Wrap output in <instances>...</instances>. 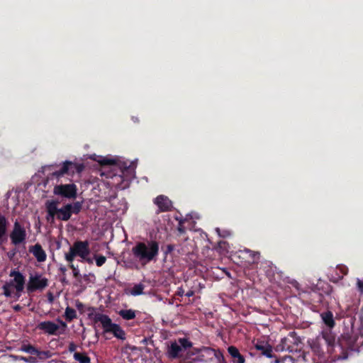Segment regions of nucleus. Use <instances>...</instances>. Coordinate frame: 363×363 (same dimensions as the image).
I'll return each instance as SVG.
<instances>
[{
	"label": "nucleus",
	"instance_id": "nucleus-9",
	"mask_svg": "<svg viewBox=\"0 0 363 363\" xmlns=\"http://www.w3.org/2000/svg\"><path fill=\"white\" fill-rule=\"evenodd\" d=\"M48 279L36 273L30 275L26 289L29 293L35 291H43L48 286Z\"/></svg>",
	"mask_w": 363,
	"mask_h": 363
},
{
	"label": "nucleus",
	"instance_id": "nucleus-8",
	"mask_svg": "<svg viewBox=\"0 0 363 363\" xmlns=\"http://www.w3.org/2000/svg\"><path fill=\"white\" fill-rule=\"evenodd\" d=\"M192 343L186 338H179L177 341L171 344L168 354L172 358L182 356L184 352L191 351Z\"/></svg>",
	"mask_w": 363,
	"mask_h": 363
},
{
	"label": "nucleus",
	"instance_id": "nucleus-5",
	"mask_svg": "<svg viewBox=\"0 0 363 363\" xmlns=\"http://www.w3.org/2000/svg\"><path fill=\"white\" fill-rule=\"evenodd\" d=\"M193 356L195 357H192L189 363L208 362L217 357V352L209 347L192 348L188 352V357L191 358Z\"/></svg>",
	"mask_w": 363,
	"mask_h": 363
},
{
	"label": "nucleus",
	"instance_id": "nucleus-2",
	"mask_svg": "<svg viewBox=\"0 0 363 363\" xmlns=\"http://www.w3.org/2000/svg\"><path fill=\"white\" fill-rule=\"evenodd\" d=\"M134 257L143 264L154 259L159 252V245L155 241L139 242L132 249Z\"/></svg>",
	"mask_w": 363,
	"mask_h": 363
},
{
	"label": "nucleus",
	"instance_id": "nucleus-16",
	"mask_svg": "<svg viewBox=\"0 0 363 363\" xmlns=\"http://www.w3.org/2000/svg\"><path fill=\"white\" fill-rule=\"evenodd\" d=\"M155 203L162 211H168L172 206V202L164 196H157L155 200Z\"/></svg>",
	"mask_w": 363,
	"mask_h": 363
},
{
	"label": "nucleus",
	"instance_id": "nucleus-27",
	"mask_svg": "<svg viewBox=\"0 0 363 363\" xmlns=\"http://www.w3.org/2000/svg\"><path fill=\"white\" fill-rule=\"evenodd\" d=\"M21 350V351H23L31 354H36V353L38 352V350L36 348L30 345H23Z\"/></svg>",
	"mask_w": 363,
	"mask_h": 363
},
{
	"label": "nucleus",
	"instance_id": "nucleus-28",
	"mask_svg": "<svg viewBox=\"0 0 363 363\" xmlns=\"http://www.w3.org/2000/svg\"><path fill=\"white\" fill-rule=\"evenodd\" d=\"M94 259L98 267L102 266L106 260V258L102 255H94Z\"/></svg>",
	"mask_w": 363,
	"mask_h": 363
},
{
	"label": "nucleus",
	"instance_id": "nucleus-35",
	"mask_svg": "<svg viewBox=\"0 0 363 363\" xmlns=\"http://www.w3.org/2000/svg\"><path fill=\"white\" fill-rule=\"evenodd\" d=\"M76 306H77L78 308H82L83 304H82L81 302L77 301V302H76Z\"/></svg>",
	"mask_w": 363,
	"mask_h": 363
},
{
	"label": "nucleus",
	"instance_id": "nucleus-19",
	"mask_svg": "<svg viewBox=\"0 0 363 363\" xmlns=\"http://www.w3.org/2000/svg\"><path fill=\"white\" fill-rule=\"evenodd\" d=\"M30 252L33 254L38 262H44L46 259V254L40 245H35Z\"/></svg>",
	"mask_w": 363,
	"mask_h": 363
},
{
	"label": "nucleus",
	"instance_id": "nucleus-34",
	"mask_svg": "<svg viewBox=\"0 0 363 363\" xmlns=\"http://www.w3.org/2000/svg\"><path fill=\"white\" fill-rule=\"evenodd\" d=\"M76 349V345L74 343H70L69 346V350L70 352H74Z\"/></svg>",
	"mask_w": 363,
	"mask_h": 363
},
{
	"label": "nucleus",
	"instance_id": "nucleus-11",
	"mask_svg": "<svg viewBox=\"0 0 363 363\" xmlns=\"http://www.w3.org/2000/svg\"><path fill=\"white\" fill-rule=\"evenodd\" d=\"M53 193L55 195L64 196L67 199H75L77 197V189L75 184H60L54 187Z\"/></svg>",
	"mask_w": 363,
	"mask_h": 363
},
{
	"label": "nucleus",
	"instance_id": "nucleus-14",
	"mask_svg": "<svg viewBox=\"0 0 363 363\" xmlns=\"http://www.w3.org/2000/svg\"><path fill=\"white\" fill-rule=\"evenodd\" d=\"M57 202L55 201H48L46 203V208L48 212L47 220L52 223L55 217L57 216L59 208L57 207Z\"/></svg>",
	"mask_w": 363,
	"mask_h": 363
},
{
	"label": "nucleus",
	"instance_id": "nucleus-18",
	"mask_svg": "<svg viewBox=\"0 0 363 363\" xmlns=\"http://www.w3.org/2000/svg\"><path fill=\"white\" fill-rule=\"evenodd\" d=\"M323 338L328 346V352H333V347L335 343V337L334 334L330 331L323 332L322 333Z\"/></svg>",
	"mask_w": 363,
	"mask_h": 363
},
{
	"label": "nucleus",
	"instance_id": "nucleus-21",
	"mask_svg": "<svg viewBox=\"0 0 363 363\" xmlns=\"http://www.w3.org/2000/svg\"><path fill=\"white\" fill-rule=\"evenodd\" d=\"M6 230V218L0 215V245L4 242L5 239Z\"/></svg>",
	"mask_w": 363,
	"mask_h": 363
},
{
	"label": "nucleus",
	"instance_id": "nucleus-33",
	"mask_svg": "<svg viewBox=\"0 0 363 363\" xmlns=\"http://www.w3.org/2000/svg\"><path fill=\"white\" fill-rule=\"evenodd\" d=\"M357 285H358V288L359 289L362 291H363V282L361 281L360 280H358L357 281Z\"/></svg>",
	"mask_w": 363,
	"mask_h": 363
},
{
	"label": "nucleus",
	"instance_id": "nucleus-20",
	"mask_svg": "<svg viewBox=\"0 0 363 363\" xmlns=\"http://www.w3.org/2000/svg\"><path fill=\"white\" fill-rule=\"evenodd\" d=\"M228 351L230 356L234 359L237 363H245L244 357L240 353L238 350L234 346H230Z\"/></svg>",
	"mask_w": 363,
	"mask_h": 363
},
{
	"label": "nucleus",
	"instance_id": "nucleus-25",
	"mask_svg": "<svg viewBox=\"0 0 363 363\" xmlns=\"http://www.w3.org/2000/svg\"><path fill=\"white\" fill-rule=\"evenodd\" d=\"M144 286L141 284L135 285L130 291L132 296H138L143 294Z\"/></svg>",
	"mask_w": 363,
	"mask_h": 363
},
{
	"label": "nucleus",
	"instance_id": "nucleus-17",
	"mask_svg": "<svg viewBox=\"0 0 363 363\" xmlns=\"http://www.w3.org/2000/svg\"><path fill=\"white\" fill-rule=\"evenodd\" d=\"M255 348L267 357H272V347L265 342H257L255 345Z\"/></svg>",
	"mask_w": 363,
	"mask_h": 363
},
{
	"label": "nucleus",
	"instance_id": "nucleus-10",
	"mask_svg": "<svg viewBox=\"0 0 363 363\" xmlns=\"http://www.w3.org/2000/svg\"><path fill=\"white\" fill-rule=\"evenodd\" d=\"M82 208L80 202L69 203L59 208L57 218L62 220H67L72 213H78Z\"/></svg>",
	"mask_w": 363,
	"mask_h": 363
},
{
	"label": "nucleus",
	"instance_id": "nucleus-6",
	"mask_svg": "<svg viewBox=\"0 0 363 363\" xmlns=\"http://www.w3.org/2000/svg\"><path fill=\"white\" fill-rule=\"evenodd\" d=\"M36 328L49 335L57 336L65 333L67 324L59 319L57 320V323L47 320L39 323Z\"/></svg>",
	"mask_w": 363,
	"mask_h": 363
},
{
	"label": "nucleus",
	"instance_id": "nucleus-12",
	"mask_svg": "<svg viewBox=\"0 0 363 363\" xmlns=\"http://www.w3.org/2000/svg\"><path fill=\"white\" fill-rule=\"evenodd\" d=\"M26 236V233L24 229L18 222L14 223L13 230L11 233V239L13 244L18 245L22 243Z\"/></svg>",
	"mask_w": 363,
	"mask_h": 363
},
{
	"label": "nucleus",
	"instance_id": "nucleus-32",
	"mask_svg": "<svg viewBox=\"0 0 363 363\" xmlns=\"http://www.w3.org/2000/svg\"><path fill=\"white\" fill-rule=\"evenodd\" d=\"M70 267H71V268L72 269V270H73V274H74V276L75 277H78L79 273V269H78L77 267H74V264H70Z\"/></svg>",
	"mask_w": 363,
	"mask_h": 363
},
{
	"label": "nucleus",
	"instance_id": "nucleus-31",
	"mask_svg": "<svg viewBox=\"0 0 363 363\" xmlns=\"http://www.w3.org/2000/svg\"><path fill=\"white\" fill-rule=\"evenodd\" d=\"M16 359L22 360V361H24V362H28V363H34V362H38L37 359L35 357H16Z\"/></svg>",
	"mask_w": 363,
	"mask_h": 363
},
{
	"label": "nucleus",
	"instance_id": "nucleus-4",
	"mask_svg": "<svg viewBox=\"0 0 363 363\" xmlns=\"http://www.w3.org/2000/svg\"><path fill=\"white\" fill-rule=\"evenodd\" d=\"M90 250L88 242L77 241L69 248V252L65 254V259L72 263L76 256L91 263L92 261L88 257Z\"/></svg>",
	"mask_w": 363,
	"mask_h": 363
},
{
	"label": "nucleus",
	"instance_id": "nucleus-7",
	"mask_svg": "<svg viewBox=\"0 0 363 363\" xmlns=\"http://www.w3.org/2000/svg\"><path fill=\"white\" fill-rule=\"evenodd\" d=\"M96 321H99L102 325L104 330L106 332L112 333L116 337L119 339L125 338V333L121 327L115 323H113L111 318L104 314H97L95 316Z\"/></svg>",
	"mask_w": 363,
	"mask_h": 363
},
{
	"label": "nucleus",
	"instance_id": "nucleus-30",
	"mask_svg": "<svg viewBox=\"0 0 363 363\" xmlns=\"http://www.w3.org/2000/svg\"><path fill=\"white\" fill-rule=\"evenodd\" d=\"M36 355L38 356L40 359H45L51 357L50 353L48 351L40 352L38 350V352L36 353Z\"/></svg>",
	"mask_w": 363,
	"mask_h": 363
},
{
	"label": "nucleus",
	"instance_id": "nucleus-3",
	"mask_svg": "<svg viewBox=\"0 0 363 363\" xmlns=\"http://www.w3.org/2000/svg\"><path fill=\"white\" fill-rule=\"evenodd\" d=\"M9 276L12 278L3 286L4 294L6 297L18 298L25 287V277L19 272L11 271Z\"/></svg>",
	"mask_w": 363,
	"mask_h": 363
},
{
	"label": "nucleus",
	"instance_id": "nucleus-29",
	"mask_svg": "<svg viewBox=\"0 0 363 363\" xmlns=\"http://www.w3.org/2000/svg\"><path fill=\"white\" fill-rule=\"evenodd\" d=\"M245 252L252 258V262H255L259 258V255L257 252H252L250 250H245Z\"/></svg>",
	"mask_w": 363,
	"mask_h": 363
},
{
	"label": "nucleus",
	"instance_id": "nucleus-37",
	"mask_svg": "<svg viewBox=\"0 0 363 363\" xmlns=\"http://www.w3.org/2000/svg\"><path fill=\"white\" fill-rule=\"evenodd\" d=\"M104 174H105V172H104V170H101V176H104Z\"/></svg>",
	"mask_w": 363,
	"mask_h": 363
},
{
	"label": "nucleus",
	"instance_id": "nucleus-36",
	"mask_svg": "<svg viewBox=\"0 0 363 363\" xmlns=\"http://www.w3.org/2000/svg\"><path fill=\"white\" fill-rule=\"evenodd\" d=\"M192 295H193V291H189V292L186 294V296H189H189H191Z\"/></svg>",
	"mask_w": 363,
	"mask_h": 363
},
{
	"label": "nucleus",
	"instance_id": "nucleus-1",
	"mask_svg": "<svg viewBox=\"0 0 363 363\" xmlns=\"http://www.w3.org/2000/svg\"><path fill=\"white\" fill-rule=\"evenodd\" d=\"M89 157L91 160L96 161L102 166H113L112 170L115 169L116 167L121 169L122 175L116 176V174H113L107 176V177H110L113 180L110 183L113 186L124 189L126 185H122L121 182L128 180L133 177V170L129 168L126 162H121L117 158L103 157L95 154L90 155Z\"/></svg>",
	"mask_w": 363,
	"mask_h": 363
},
{
	"label": "nucleus",
	"instance_id": "nucleus-13",
	"mask_svg": "<svg viewBox=\"0 0 363 363\" xmlns=\"http://www.w3.org/2000/svg\"><path fill=\"white\" fill-rule=\"evenodd\" d=\"M141 355V351L136 347L126 346L123 350V357L129 362L137 360Z\"/></svg>",
	"mask_w": 363,
	"mask_h": 363
},
{
	"label": "nucleus",
	"instance_id": "nucleus-15",
	"mask_svg": "<svg viewBox=\"0 0 363 363\" xmlns=\"http://www.w3.org/2000/svg\"><path fill=\"white\" fill-rule=\"evenodd\" d=\"M77 169L79 172L81 171V169H82L81 168L77 167L76 164H74L72 162H65L62 165L60 169L58 171L54 172L52 173V174L54 176H55L56 177H60L65 174H70L69 169Z\"/></svg>",
	"mask_w": 363,
	"mask_h": 363
},
{
	"label": "nucleus",
	"instance_id": "nucleus-24",
	"mask_svg": "<svg viewBox=\"0 0 363 363\" xmlns=\"http://www.w3.org/2000/svg\"><path fill=\"white\" fill-rule=\"evenodd\" d=\"M65 317L67 320L71 321L77 317V313L73 308L67 307L65 312Z\"/></svg>",
	"mask_w": 363,
	"mask_h": 363
},
{
	"label": "nucleus",
	"instance_id": "nucleus-26",
	"mask_svg": "<svg viewBox=\"0 0 363 363\" xmlns=\"http://www.w3.org/2000/svg\"><path fill=\"white\" fill-rule=\"evenodd\" d=\"M74 358L80 363H89L90 362L89 358L83 353H74Z\"/></svg>",
	"mask_w": 363,
	"mask_h": 363
},
{
	"label": "nucleus",
	"instance_id": "nucleus-23",
	"mask_svg": "<svg viewBox=\"0 0 363 363\" xmlns=\"http://www.w3.org/2000/svg\"><path fill=\"white\" fill-rule=\"evenodd\" d=\"M119 315L125 320H131L135 317V313L132 309L121 310L118 312Z\"/></svg>",
	"mask_w": 363,
	"mask_h": 363
},
{
	"label": "nucleus",
	"instance_id": "nucleus-22",
	"mask_svg": "<svg viewBox=\"0 0 363 363\" xmlns=\"http://www.w3.org/2000/svg\"><path fill=\"white\" fill-rule=\"evenodd\" d=\"M323 322L329 327L334 326L335 322L333 320V314L330 312H327L321 314Z\"/></svg>",
	"mask_w": 363,
	"mask_h": 363
}]
</instances>
